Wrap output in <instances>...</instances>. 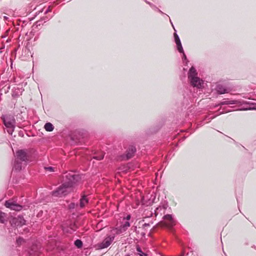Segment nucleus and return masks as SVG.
I'll list each match as a JSON object with an SVG mask.
<instances>
[{
    "label": "nucleus",
    "instance_id": "nucleus-1",
    "mask_svg": "<svg viewBox=\"0 0 256 256\" xmlns=\"http://www.w3.org/2000/svg\"><path fill=\"white\" fill-rule=\"evenodd\" d=\"M65 176L68 181L63 183L56 190L52 192V196L62 197L67 194L72 190L74 184L80 178L79 175L74 174L72 172L66 174Z\"/></svg>",
    "mask_w": 256,
    "mask_h": 256
},
{
    "label": "nucleus",
    "instance_id": "nucleus-2",
    "mask_svg": "<svg viewBox=\"0 0 256 256\" xmlns=\"http://www.w3.org/2000/svg\"><path fill=\"white\" fill-rule=\"evenodd\" d=\"M4 124L5 126L7 132L12 135L16 126V120L14 116L12 115H5L2 118Z\"/></svg>",
    "mask_w": 256,
    "mask_h": 256
},
{
    "label": "nucleus",
    "instance_id": "nucleus-3",
    "mask_svg": "<svg viewBox=\"0 0 256 256\" xmlns=\"http://www.w3.org/2000/svg\"><path fill=\"white\" fill-rule=\"evenodd\" d=\"M114 235H112L111 234L107 236L103 241L98 244V246L100 249H103L109 246L112 242L114 240Z\"/></svg>",
    "mask_w": 256,
    "mask_h": 256
},
{
    "label": "nucleus",
    "instance_id": "nucleus-4",
    "mask_svg": "<svg viewBox=\"0 0 256 256\" xmlns=\"http://www.w3.org/2000/svg\"><path fill=\"white\" fill-rule=\"evenodd\" d=\"M16 159L22 162H28L30 161V156L27 154L26 150H18L16 152Z\"/></svg>",
    "mask_w": 256,
    "mask_h": 256
},
{
    "label": "nucleus",
    "instance_id": "nucleus-5",
    "mask_svg": "<svg viewBox=\"0 0 256 256\" xmlns=\"http://www.w3.org/2000/svg\"><path fill=\"white\" fill-rule=\"evenodd\" d=\"M4 206L7 208L16 211L20 210L22 208V206L16 204V202H13L11 200H6L5 202Z\"/></svg>",
    "mask_w": 256,
    "mask_h": 256
},
{
    "label": "nucleus",
    "instance_id": "nucleus-6",
    "mask_svg": "<svg viewBox=\"0 0 256 256\" xmlns=\"http://www.w3.org/2000/svg\"><path fill=\"white\" fill-rule=\"evenodd\" d=\"M164 219L165 220L166 225L168 228H172L176 224V221L171 214L165 215Z\"/></svg>",
    "mask_w": 256,
    "mask_h": 256
},
{
    "label": "nucleus",
    "instance_id": "nucleus-7",
    "mask_svg": "<svg viewBox=\"0 0 256 256\" xmlns=\"http://www.w3.org/2000/svg\"><path fill=\"white\" fill-rule=\"evenodd\" d=\"M192 86L198 88H200L203 84V80L198 77L192 78L190 80Z\"/></svg>",
    "mask_w": 256,
    "mask_h": 256
},
{
    "label": "nucleus",
    "instance_id": "nucleus-8",
    "mask_svg": "<svg viewBox=\"0 0 256 256\" xmlns=\"http://www.w3.org/2000/svg\"><path fill=\"white\" fill-rule=\"evenodd\" d=\"M126 231V230L123 228L122 226H120L119 227L112 228L110 230V234L112 235H114V238H115L116 236Z\"/></svg>",
    "mask_w": 256,
    "mask_h": 256
},
{
    "label": "nucleus",
    "instance_id": "nucleus-9",
    "mask_svg": "<svg viewBox=\"0 0 256 256\" xmlns=\"http://www.w3.org/2000/svg\"><path fill=\"white\" fill-rule=\"evenodd\" d=\"M174 38L175 42L177 46V49L180 52H184L183 48L180 40V39L179 38L177 34L176 33L174 34Z\"/></svg>",
    "mask_w": 256,
    "mask_h": 256
},
{
    "label": "nucleus",
    "instance_id": "nucleus-10",
    "mask_svg": "<svg viewBox=\"0 0 256 256\" xmlns=\"http://www.w3.org/2000/svg\"><path fill=\"white\" fill-rule=\"evenodd\" d=\"M26 220L22 216H18L12 220V223L17 226H22L25 224Z\"/></svg>",
    "mask_w": 256,
    "mask_h": 256
},
{
    "label": "nucleus",
    "instance_id": "nucleus-11",
    "mask_svg": "<svg viewBox=\"0 0 256 256\" xmlns=\"http://www.w3.org/2000/svg\"><path fill=\"white\" fill-rule=\"evenodd\" d=\"M136 152V148L134 146H130L126 152V158L129 159L132 158Z\"/></svg>",
    "mask_w": 256,
    "mask_h": 256
},
{
    "label": "nucleus",
    "instance_id": "nucleus-12",
    "mask_svg": "<svg viewBox=\"0 0 256 256\" xmlns=\"http://www.w3.org/2000/svg\"><path fill=\"white\" fill-rule=\"evenodd\" d=\"M197 77V72L196 70L192 66L189 70L188 74V78L190 80L192 79V78Z\"/></svg>",
    "mask_w": 256,
    "mask_h": 256
},
{
    "label": "nucleus",
    "instance_id": "nucleus-13",
    "mask_svg": "<svg viewBox=\"0 0 256 256\" xmlns=\"http://www.w3.org/2000/svg\"><path fill=\"white\" fill-rule=\"evenodd\" d=\"M88 202V199L86 196H83L80 199V206L81 208H84Z\"/></svg>",
    "mask_w": 256,
    "mask_h": 256
},
{
    "label": "nucleus",
    "instance_id": "nucleus-14",
    "mask_svg": "<svg viewBox=\"0 0 256 256\" xmlns=\"http://www.w3.org/2000/svg\"><path fill=\"white\" fill-rule=\"evenodd\" d=\"M240 102L238 100H224L222 102H220L218 106L225 105V104H238Z\"/></svg>",
    "mask_w": 256,
    "mask_h": 256
},
{
    "label": "nucleus",
    "instance_id": "nucleus-15",
    "mask_svg": "<svg viewBox=\"0 0 256 256\" xmlns=\"http://www.w3.org/2000/svg\"><path fill=\"white\" fill-rule=\"evenodd\" d=\"M216 91L220 94H224L228 92V90L221 84H218L216 86Z\"/></svg>",
    "mask_w": 256,
    "mask_h": 256
},
{
    "label": "nucleus",
    "instance_id": "nucleus-16",
    "mask_svg": "<svg viewBox=\"0 0 256 256\" xmlns=\"http://www.w3.org/2000/svg\"><path fill=\"white\" fill-rule=\"evenodd\" d=\"M23 90H24L22 88H14V90L12 92V96L16 97L21 95Z\"/></svg>",
    "mask_w": 256,
    "mask_h": 256
},
{
    "label": "nucleus",
    "instance_id": "nucleus-17",
    "mask_svg": "<svg viewBox=\"0 0 256 256\" xmlns=\"http://www.w3.org/2000/svg\"><path fill=\"white\" fill-rule=\"evenodd\" d=\"M44 128L47 132H52L54 130V127L50 122H47L45 124Z\"/></svg>",
    "mask_w": 256,
    "mask_h": 256
},
{
    "label": "nucleus",
    "instance_id": "nucleus-18",
    "mask_svg": "<svg viewBox=\"0 0 256 256\" xmlns=\"http://www.w3.org/2000/svg\"><path fill=\"white\" fill-rule=\"evenodd\" d=\"M136 250L137 251V254L139 255L140 256H148L147 254L142 252L138 245L136 246Z\"/></svg>",
    "mask_w": 256,
    "mask_h": 256
},
{
    "label": "nucleus",
    "instance_id": "nucleus-19",
    "mask_svg": "<svg viewBox=\"0 0 256 256\" xmlns=\"http://www.w3.org/2000/svg\"><path fill=\"white\" fill-rule=\"evenodd\" d=\"M14 168L17 171H20L22 169V164L20 162H18V160H16L14 165Z\"/></svg>",
    "mask_w": 256,
    "mask_h": 256
},
{
    "label": "nucleus",
    "instance_id": "nucleus-20",
    "mask_svg": "<svg viewBox=\"0 0 256 256\" xmlns=\"http://www.w3.org/2000/svg\"><path fill=\"white\" fill-rule=\"evenodd\" d=\"M6 214L0 211V222L4 224L6 221Z\"/></svg>",
    "mask_w": 256,
    "mask_h": 256
},
{
    "label": "nucleus",
    "instance_id": "nucleus-21",
    "mask_svg": "<svg viewBox=\"0 0 256 256\" xmlns=\"http://www.w3.org/2000/svg\"><path fill=\"white\" fill-rule=\"evenodd\" d=\"M35 246H34L29 252L30 255H34V256H38L39 252L37 250L34 251Z\"/></svg>",
    "mask_w": 256,
    "mask_h": 256
},
{
    "label": "nucleus",
    "instance_id": "nucleus-22",
    "mask_svg": "<svg viewBox=\"0 0 256 256\" xmlns=\"http://www.w3.org/2000/svg\"><path fill=\"white\" fill-rule=\"evenodd\" d=\"M74 244L76 246H77L78 248H80L82 246V242L80 240H76L74 242Z\"/></svg>",
    "mask_w": 256,
    "mask_h": 256
},
{
    "label": "nucleus",
    "instance_id": "nucleus-23",
    "mask_svg": "<svg viewBox=\"0 0 256 256\" xmlns=\"http://www.w3.org/2000/svg\"><path fill=\"white\" fill-rule=\"evenodd\" d=\"M123 228H124L126 230L128 229V227L130 226V224L128 221L125 222L124 224L121 225Z\"/></svg>",
    "mask_w": 256,
    "mask_h": 256
},
{
    "label": "nucleus",
    "instance_id": "nucleus-24",
    "mask_svg": "<svg viewBox=\"0 0 256 256\" xmlns=\"http://www.w3.org/2000/svg\"><path fill=\"white\" fill-rule=\"evenodd\" d=\"M104 157V155L103 154H102L98 156H95L94 157V158L97 160H101L103 159Z\"/></svg>",
    "mask_w": 256,
    "mask_h": 256
},
{
    "label": "nucleus",
    "instance_id": "nucleus-25",
    "mask_svg": "<svg viewBox=\"0 0 256 256\" xmlns=\"http://www.w3.org/2000/svg\"><path fill=\"white\" fill-rule=\"evenodd\" d=\"M24 242V240L22 238H19L16 240V243L18 244H20L22 242Z\"/></svg>",
    "mask_w": 256,
    "mask_h": 256
},
{
    "label": "nucleus",
    "instance_id": "nucleus-26",
    "mask_svg": "<svg viewBox=\"0 0 256 256\" xmlns=\"http://www.w3.org/2000/svg\"><path fill=\"white\" fill-rule=\"evenodd\" d=\"M162 208L161 207H158L155 210H154V214H155V215L156 216L158 214V210H162Z\"/></svg>",
    "mask_w": 256,
    "mask_h": 256
},
{
    "label": "nucleus",
    "instance_id": "nucleus-27",
    "mask_svg": "<svg viewBox=\"0 0 256 256\" xmlns=\"http://www.w3.org/2000/svg\"><path fill=\"white\" fill-rule=\"evenodd\" d=\"M46 168V170H48L50 172L54 171V168L52 166L47 167V168Z\"/></svg>",
    "mask_w": 256,
    "mask_h": 256
},
{
    "label": "nucleus",
    "instance_id": "nucleus-28",
    "mask_svg": "<svg viewBox=\"0 0 256 256\" xmlns=\"http://www.w3.org/2000/svg\"><path fill=\"white\" fill-rule=\"evenodd\" d=\"M130 218H131L130 215L128 214L126 218H124V220H129L130 219Z\"/></svg>",
    "mask_w": 256,
    "mask_h": 256
},
{
    "label": "nucleus",
    "instance_id": "nucleus-29",
    "mask_svg": "<svg viewBox=\"0 0 256 256\" xmlns=\"http://www.w3.org/2000/svg\"><path fill=\"white\" fill-rule=\"evenodd\" d=\"M150 226L149 224L144 223V224H143L142 226H143V228H146V227L148 226Z\"/></svg>",
    "mask_w": 256,
    "mask_h": 256
},
{
    "label": "nucleus",
    "instance_id": "nucleus-30",
    "mask_svg": "<svg viewBox=\"0 0 256 256\" xmlns=\"http://www.w3.org/2000/svg\"><path fill=\"white\" fill-rule=\"evenodd\" d=\"M182 53H183V57H182V59H183V60H186V54H184V52H182Z\"/></svg>",
    "mask_w": 256,
    "mask_h": 256
},
{
    "label": "nucleus",
    "instance_id": "nucleus-31",
    "mask_svg": "<svg viewBox=\"0 0 256 256\" xmlns=\"http://www.w3.org/2000/svg\"><path fill=\"white\" fill-rule=\"evenodd\" d=\"M48 11H49V8H48V9H47V10L44 12V13H45V14H46V13H48Z\"/></svg>",
    "mask_w": 256,
    "mask_h": 256
},
{
    "label": "nucleus",
    "instance_id": "nucleus-32",
    "mask_svg": "<svg viewBox=\"0 0 256 256\" xmlns=\"http://www.w3.org/2000/svg\"><path fill=\"white\" fill-rule=\"evenodd\" d=\"M4 19H7L8 18L6 16H4Z\"/></svg>",
    "mask_w": 256,
    "mask_h": 256
},
{
    "label": "nucleus",
    "instance_id": "nucleus-33",
    "mask_svg": "<svg viewBox=\"0 0 256 256\" xmlns=\"http://www.w3.org/2000/svg\"><path fill=\"white\" fill-rule=\"evenodd\" d=\"M214 116H211L210 118H213Z\"/></svg>",
    "mask_w": 256,
    "mask_h": 256
},
{
    "label": "nucleus",
    "instance_id": "nucleus-34",
    "mask_svg": "<svg viewBox=\"0 0 256 256\" xmlns=\"http://www.w3.org/2000/svg\"><path fill=\"white\" fill-rule=\"evenodd\" d=\"M125 256H130V254H126Z\"/></svg>",
    "mask_w": 256,
    "mask_h": 256
},
{
    "label": "nucleus",
    "instance_id": "nucleus-35",
    "mask_svg": "<svg viewBox=\"0 0 256 256\" xmlns=\"http://www.w3.org/2000/svg\"><path fill=\"white\" fill-rule=\"evenodd\" d=\"M254 109H256V108H254Z\"/></svg>",
    "mask_w": 256,
    "mask_h": 256
}]
</instances>
